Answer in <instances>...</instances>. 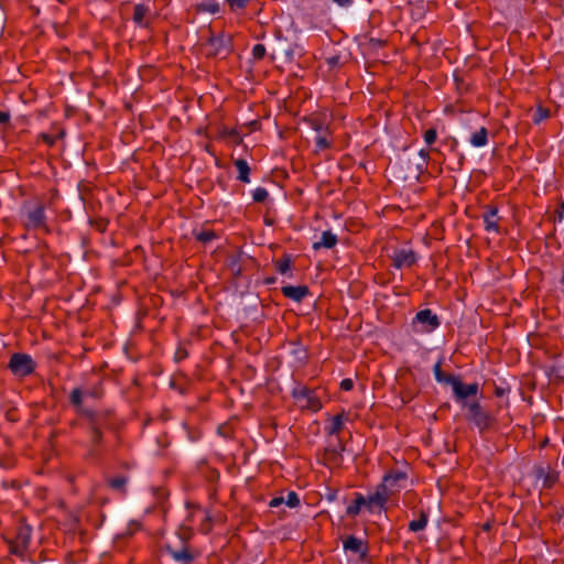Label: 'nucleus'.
Wrapping results in <instances>:
<instances>
[{
	"instance_id": "33",
	"label": "nucleus",
	"mask_w": 564,
	"mask_h": 564,
	"mask_svg": "<svg viewBox=\"0 0 564 564\" xmlns=\"http://www.w3.org/2000/svg\"><path fill=\"white\" fill-rule=\"evenodd\" d=\"M197 11L216 14L219 12V4L217 2H202L197 4Z\"/></svg>"
},
{
	"instance_id": "37",
	"label": "nucleus",
	"mask_w": 564,
	"mask_h": 564,
	"mask_svg": "<svg viewBox=\"0 0 564 564\" xmlns=\"http://www.w3.org/2000/svg\"><path fill=\"white\" fill-rule=\"evenodd\" d=\"M285 505L290 508H295L300 505V498L296 492L289 491L286 498H284Z\"/></svg>"
},
{
	"instance_id": "13",
	"label": "nucleus",
	"mask_w": 564,
	"mask_h": 564,
	"mask_svg": "<svg viewBox=\"0 0 564 564\" xmlns=\"http://www.w3.org/2000/svg\"><path fill=\"white\" fill-rule=\"evenodd\" d=\"M383 478H389L391 480V491L394 495L402 488V482L406 480V474L401 470H392Z\"/></svg>"
},
{
	"instance_id": "38",
	"label": "nucleus",
	"mask_w": 564,
	"mask_h": 564,
	"mask_svg": "<svg viewBox=\"0 0 564 564\" xmlns=\"http://www.w3.org/2000/svg\"><path fill=\"white\" fill-rule=\"evenodd\" d=\"M82 397H83L82 390L78 388L74 389L69 395L72 404H74L75 406H80Z\"/></svg>"
},
{
	"instance_id": "17",
	"label": "nucleus",
	"mask_w": 564,
	"mask_h": 564,
	"mask_svg": "<svg viewBox=\"0 0 564 564\" xmlns=\"http://www.w3.org/2000/svg\"><path fill=\"white\" fill-rule=\"evenodd\" d=\"M366 502L367 499L361 494H357L354 502L347 507L346 513L349 517H356L360 512L362 506L367 507Z\"/></svg>"
},
{
	"instance_id": "32",
	"label": "nucleus",
	"mask_w": 564,
	"mask_h": 564,
	"mask_svg": "<svg viewBox=\"0 0 564 564\" xmlns=\"http://www.w3.org/2000/svg\"><path fill=\"white\" fill-rule=\"evenodd\" d=\"M291 267V258L288 254H284L283 258L275 261V268L281 274H285Z\"/></svg>"
},
{
	"instance_id": "2",
	"label": "nucleus",
	"mask_w": 564,
	"mask_h": 564,
	"mask_svg": "<svg viewBox=\"0 0 564 564\" xmlns=\"http://www.w3.org/2000/svg\"><path fill=\"white\" fill-rule=\"evenodd\" d=\"M466 409V419L473 422L479 432L488 431L495 424V417L478 402L473 401Z\"/></svg>"
},
{
	"instance_id": "1",
	"label": "nucleus",
	"mask_w": 564,
	"mask_h": 564,
	"mask_svg": "<svg viewBox=\"0 0 564 564\" xmlns=\"http://www.w3.org/2000/svg\"><path fill=\"white\" fill-rule=\"evenodd\" d=\"M203 53L208 57H226L231 51V39L224 34L210 36L202 44Z\"/></svg>"
},
{
	"instance_id": "3",
	"label": "nucleus",
	"mask_w": 564,
	"mask_h": 564,
	"mask_svg": "<svg viewBox=\"0 0 564 564\" xmlns=\"http://www.w3.org/2000/svg\"><path fill=\"white\" fill-rule=\"evenodd\" d=\"M9 369L15 376L25 377L34 371L35 362L31 356L22 352H15L10 358Z\"/></svg>"
},
{
	"instance_id": "43",
	"label": "nucleus",
	"mask_w": 564,
	"mask_h": 564,
	"mask_svg": "<svg viewBox=\"0 0 564 564\" xmlns=\"http://www.w3.org/2000/svg\"><path fill=\"white\" fill-rule=\"evenodd\" d=\"M312 128L315 130L316 133L323 132L324 129H328V126H325L319 120H313L312 121Z\"/></svg>"
},
{
	"instance_id": "12",
	"label": "nucleus",
	"mask_w": 564,
	"mask_h": 564,
	"mask_svg": "<svg viewBox=\"0 0 564 564\" xmlns=\"http://www.w3.org/2000/svg\"><path fill=\"white\" fill-rule=\"evenodd\" d=\"M538 479H542L543 487L551 488L557 480L555 471L551 470L550 467L539 466L534 469Z\"/></svg>"
},
{
	"instance_id": "52",
	"label": "nucleus",
	"mask_w": 564,
	"mask_h": 564,
	"mask_svg": "<svg viewBox=\"0 0 564 564\" xmlns=\"http://www.w3.org/2000/svg\"><path fill=\"white\" fill-rule=\"evenodd\" d=\"M340 7H348L352 3V0H333Z\"/></svg>"
},
{
	"instance_id": "29",
	"label": "nucleus",
	"mask_w": 564,
	"mask_h": 564,
	"mask_svg": "<svg viewBox=\"0 0 564 564\" xmlns=\"http://www.w3.org/2000/svg\"><path fill=\"white\" fill-rule=\"evenodd\" d=\"M90 430H91L90 441H91L93 445H97L101 441L102 433L99 429L98 422L94 417L91 419V422H90Z\"/></svg>"
},
{
	"instance_id": "44",
	"label": "nucleus",
	"mask_w": 564,
	"mask_h": 564,
	"mask_svg": "<svg viewBox=\"0 0 564 564\" xmlns=\"http://www.w3.org/2000/svg\"><path fill=\"white\" fill-rule=\"evenodd\" d=\"M187 357V351L185 348H177L175 351V360L181 361Z\"/></svg>"
},
{
	"instance_id": "10",
	"label": "nucleus",
	"mask_w": 564,
	"mask_h": 564,
	"mask_svg": "<svg viewBox=\"0 0 564 564\" xmlns=\"http://www.w3.org/2000/svg\"><path fill=\"white\" fill-rule=\"evenodd\" d=\"M344 451V446L339 443V447H327L324 451L323 459L327 466L335 467L339 466L341 463V452Z\"/></svg>"
},
{
	"instance_id": "39",
	"label": "nucleus",
	"mask_w": 564,
	"mask_h": 564,
	"mask_svg": "<svg viewBox=\"0 0 564 564\" xmlns=\"http://www.w3.org/2000/svg\"><path fill=\"white\" fill-rule=\"evenodd\" d=\"M265 55V46L262 44H257L252 48V56L254 59H262Z\"/></svg>"
},
{
	"instance_id": "53",
	"label": "nucleus",
	"mask_w": 564,
	"mask_h": 564,
	"mask_svg": "<svg viewBox=\"0 0 564 564\" xmlns=\"http://www.w3.org/2000/svg\"><path fill=\"white\" fill-rule=\"evenodd\" d=\"M419 154H420V156L422 158L423 163H426V161H427V159H429V152H427V151H425V150H421Z\"/></svg>"
},
{
	"instance_id": "36",
	"label": "nucleus",
	"mask_w": 564,
	"mask_h": 564,
	"mask_svg": "<svg viewBox=\"0 0 564 564\" xmlns=\"http://www.w3.org/2000/svg\"><path fill=\"white\" fill-rule=\"evenodd\" d=\"M268 191L263 187H258L253 191L252 197L257 203H262L268 198Z\"/></svg>"
},
{
	"instance_id": "45",
	"label": "nucleus",
	"mask_w": 564,
	"mask_h": 564,
	"mask_svg": "<svg viewBox=\"0 0 564 564\" xmlns=\"http://www.w3.org/2000/svg\"><path fill=\"white\" fill-rule=\"evenodd\" d=\"M354 387V382L351 379H344L341 382H340V388L345 391H349L351 390Z\"/></svg>"
},
{
	"instance_id": "48",
	"label": "nucleus",
	"mask_w": 564,
	"mask_h": 564,
	"mask_svg": "<svg viewBox=\"0 0 564 564\" xmlns=\"http://www.w3.org/2000/svg\"><path fill=\"white\" fill-rule=\"evenodd\" d=\"M41 138L43 139L44 142H46L48 145H53L55 143V138L50 135V134H45L43 133L41 135Z\"/></svg>"
},
{
	"instance_id": "24",
	"label": "nucleus",
	"mask_w": 564,
	"mask_h": 564,
	"mask_svg": "<svg viewBox=\"0 0 564 564\" xmlns=\"http://www.w3.org/2000/svg\"><path fill=\"white\" fill-rule=\"evenodd\" d=\"M390 481L391 480L389 478H383L382 482L376 489V492L380 494V496L382 497V500L386 502L390 499L391 496H393V494L391 491Z\"/></svg>"
},
{
	"instance_id": "25",
	"label": "nucleus",
	"mask_w": 564,
	"mask_h": 564,
	"mask_svg": "<svg viewBox=\"0 0 564 564\" xmlns=\"http://www.w3.org/2000/svg\"><path fill=\"white\" fill-rule=\"evenodd\" d=\"M434 375H435V379L438 381V382H444V383H447V384H452L454 382V380L456 379L455 376L453 375H446L442 371V367H441V362H437L435 366H434Z\"/></svg>"
},
{
	"instance_id": "26",
	"label": "nucleus",
	"mask_w": 564,
	"mask_h": 564,
	"mask_svg": "<svg viewBox=\"0 0 564 564\" xmlns=\"http://www.w3.org/2000/svg\"><path fill=\"white\" fill-rule=\"evenodd\" d=\"M194 236L198 241L203 243H208L218 237L216 231L212 229H202L199 231L194 232Z\"/></svg>"
},
{
	"instance_id": "18",
	"label": "nucleus",
	"mask_w": 564,
	"mask_h": 564,
	"mask_svg": "<svg viewBox=\"0 0 564 564\" xmlns=\"http://www.w3.org/2000/svg\"><path fill=\"white\" fill-rule=\"evenodd\" d=\"M14 540L20 546L28 547L31 540V528L29 525H21Z\"/></svg>"
},
{
	"instance_id": "34",
	"label": "nucleus",
	"mask_w": 564,
	"mask_h": 564,
	"mask_svg": "<svg viewBox=\"0 0 564 564\" xmlns=\"http://www.w3.org/2000/svg\"><path fill=\"white\" fill-rule=\"evenodd\" d=\"M304 398L306 399L305 406L312 411H318L322 408V403L315 395L307 392Z\"/></svg>"
},
{
	"instance_id": "28",
	"label": "nucleus",
	"mask_w": 564,
	"mask_h": 564,
	"mask_svg": "<svg viewBox=\"0 0 564 564\" xmlns=\"http://www.w3.org/2000/svg\"><path fill=\"white\" fill-rule=\"evenodd\" d=\"M427 524V514L425 512H421L420 518L417 520H413L409 524V529L413 532H417L423 530Z\"/></svg>"
},
{
	"instance_id": "42",
	"label": "nucleus",
	"mask_w": 564,
	"mask_h": 564,
	"mask_svg": "<svg viewBox=\"0 0 564 564\" xmlns=\"http://www.w3.org/2000/svg\"><path fill=\"white\" fill-rule=\"evenodd\" d=\"M232 9H243L249 0H227Z\"/></svg>"
},
{
	"instance_id": "50",
	"label": "nucleus",
	"mask_w": 564,
	"mask_h": 564,
	"mask_svg": "<svg viewBox=\"0 0 564 564\" xmlns=\"http://www.w3.org/2000/svg\"><path fill=\"white\" fill-rule=\"evenodd\" d=\"M556 219L558 221H563L564 220V203L561 204L557 213H556Z\"/></svg>"
},
{
	"instance_id": "14",
	"label": "nucleus",
	"mask_w": 564,
	"mask_h": 564,
	"mask_svg": "<svg viewBox=\"0 0 564 564\" xmlns=\"http://www.w3.org/2000/svg\"><path fill=\"white\" fill-rule=\"evenodd\" d=\"M498 208L497 207H489L487 212L484 214V220L486 224V230L487 231H496L498 232L499 225H498Z\"/></svg>"
},
{
	"instance_id": "46",
	"label": "nucleus",
	"mask_w": 564,
	"mask_h": 564,
	"mask_svg": "<svg viewBox=\"0 0 564 564\" xmlns=\"http://www.w3.org/2000/svg\"><path fill=\"white\" fill-rule=\"evenodd\" d=\"M282 503H285L284 498H283V497H275V498H273V499L270 501L269 506H270L271 508H276V507L281 506Z\"/></svg>"
},
{
	"instance_id": "4",
	"label": "nucleus",
	"mask_w": 564,
	"mask_h": 564,
	"mask_svg": "<svg viewBox=\"0 0 564 564\" xmlns=\"http://www.w3.org/2000/svg\"><path fill=\"white\" fill-rule=\"evenodd\" d=\"M166 550L170 555L181 564H191L199 555V553L187 543H170L166 545Z\"/></svg>"
},
{
	"instance_id": "11",
	"label": "nucleus",
	"mask_w": 564,
	"mask_h": 564,
	"mask_svg": "<svg viewBox=\"0 0 564 564\" xmlns=\"http://www.w3.org/2000/svg\"><path fill=\"white\" fill-rule=\"evenodd\" d=\"M281 292L285 297L301 302L308 294V288L305 285H285L282 286Z\"/></svg>"
},
{
	"instance_id": "8",
	"label": "nucleus",
	"mask_w": 564,
	"mask_h": 564,
	"mask_svg": "<svg viewBox=\"0 0 564 564\" xmlns=\"http://www.w3.org/2000/svg\"><path fill=\"white\" fill-rule=\"evenodd\" d=\"M132 20L135 24L148 28L151 23V9L144 3H138L133 7Z\"/></svg>"
},
{
	"instance_id": "31",
	"label": "nucleus",
	"mask_w": 564,
	"mask_h": 564,
	"mask_svg": "<svg viewBox=\"0 0 564 564\" xmlns=\"http://www.w3.org/2000/svg\"><path fill=\"white\" fill-rule=\"evenodd\" d=\"M343 426H344L343 415L341 414L335 415L332 419V423H330L328 433L330 435L338 434L343 430Z\"/></svg>"
},
{
	"instance_id": "20",
	"label": "nucleus",
	"mask_w": 564,
	"mask_h": 564,
	"mask_svg": "<svg viewBox=\"0 0 564 564\" xmlns=\"http://www.w3.org/2000/svg\"><path fill=\"white\" fill-rule=\"evenodd\" d=\"M344 547L355 553H365L362 550V541L354 535L348 536L344 541Z\"/></svg>"
},
{
	"instance_id": "21",
	"label": "nucleus",
	"mask_w": 564,
	"mask_h": 564,
	"mask_svg": "<svg viewBox=\"0 0 564 564\" xmlns=\"http://www.w3.org/2000/svg\"><path fill=\"white\" fill-rule=\"evenodd\" d=\"M197 513H202V516H203V522H202L200 531L203 533H208L210 531V529H212V524H210V517L208 516L207 512H205V511H203L200 509H197L196 511L189 513V516L187 518V521L192 522L194 517Z\"/></svg>"
},
{
	"instance_id": "47",
	"label": "nucleus",
	"mask_w": 564,
	"mask_h": 564,
	"mask_svg": "<svg viewBox=\"0 0 564 564\" xmlns=\"http://www.w3.org/2000/svg\"><path fill=\"white\" fill-rule=\"evenodd\" d=\"M326 62L327 64L330 66V67H335L339 64V56H332V57H328L326 58Z\"/></svg>"
},
{
	"instance_id": "5",
	"label": "nucleus",
	"mask_w": 564,
	"mask_h": 564,
	"mask_svg": "<svg viewBox=\"0 0 564 564\" xmlns=\"http://www.w3.org/2000/svg\"><path fill=\"white\" fill-rule=\"evenodd\" d=\"M451 386L456 401L464 408H467L473 402L468 401V398L475 397L479 390L478 383L465 384L458 378Z\"/></svg>"
},
{
	"instance_id": "6",
	"label": "nucleus",
	"mask_w": 564,
	"mask_h": 564,
	"mask_svg": "<svg viewBox=\"0 0 564 564\" xmlns=\"http://www.w3.org/2000/svg\"><path fill=\"white\" fill-rule=\"evenodd\" d=\"M24 225L28 229H46L44 206L36 204L33 208H29L25 213Z\"/></svg>"
},
{
	"instance_id": "27",
	"label": "nucleus",
	"mask_w": 564,
	"mask_h": 564,
	"mask_svg": "<svg viewBox=\"0 0 564 564\" xmlns=\"http://www.w3.org/2000/svg\"><path fill=\"white\" fill-rule=\"evenodd\" d=\"M367 499V508L372 511L375 508L382 509L384 507L386 501L382 500V497L380 494H377L376 491L370 495Z\"/></svg>"
},
{
	"instance_id": "51",
	"label": "nucleus",
	"mask_w": 564,
	"mask_h": 564,
	"mask_svg": "<svg viewBox=\"0 0 564 564\" xmlns=\"http://www.w3.org/2000/svg\"><path fill=\"white\" fill-rule=\"evenodd\" d=\"M10 120L9 112L0 111V124L7 123Z\"/></svg>"
},
{
	"instance_id": "41",
	"label": "nucleus",
	"mask_w": 564,
	"mask_h": 564,
	"mask_svg": "<svg viewBox=\"0 0 564 564\" xmlns=\"http://www.w3.org/2000/svg\"><path fill=\"white\" fill-rule=\"evenodd\" d=\"M436 137H437V134H436V130L435 129H429L424 133V140H425V142L427 144L434 143L435 140H436Z\"/></svg>"
},
{
	"instance_id": "7",
	"label": "nucleus",
	"mask_w": 564,
	"mask_h": 564,
	"mask_svg": "<svg viewBox=\"0 0 564 564\" xmlns=\"http://www.w3.org/2000/svg\"><path fill=\"white\" fill-rule=\"evenodd\" d=\"M393 265L397 269L410 268L416 262V254L412 249H395L391 256Z\"/></svg>"
},
{
	"instance_id": "9",
	"label": "nucleus",
	"mask_w": 564,
	"mask_h": 564,
	"mask_svg": "<svg viewBox=\"0 0 564 564\" xmlns=\"http://www.w3.org/2000/svg\"><path fill=\"white\" fill-rule=\"evenodd\" d=\"M415 321L425 326V330H433L440 326L438 317L430 308L419 311Z\"/></svg>"
},
{
	"instance_id": "35",
	"label": "nucleus",
	"mask_w": 564,
	"mask_h": 564,
	"mask_svg": "<svg viewBox=\"0 0 564 564\" xmlns=\"http://www.w3.org/2000/svg\"><path fill=\"white\" fill-rule=\"evenodd\" d=\"M549 116H550L549 109L539 107L532 113V121L538 124L541 121H543L544 119L549 118Z\"/></svg>"
},
{
	"instance_id": "40",
	"label": "nucleus",
	"mask_w": 564,
	"mask_h": 564,
	"mask_svg": "<svg viewBox=\"0 0 564 564\" xmlns=\"http://www.w3.org/2000/svg\"><path fill=\"white\" fill-rule=\"evenodd\" d=\"M28 547H22L15 540L10 542V552L15 555H22Z\"/></svg>"
},
{
	"instance_id": "22",
	"label": "nucleus",
	"mask_w": 564,
	"mask_h": 564,
	"mask_svg": "<svg viewBox=\"0 0 564 564\" xmlns=\"http://www.w3.org/2000/svg\"><path fill=\"white\" fill-rule=\"evenodd\" d=\"M329 134V129H324L323 132L316 133L315 143L317 150H326L330 147V142L328 141Z\"/></svg>"
},
{
	"instance_id": "19",
	"label": "nucleus",
	"mask_w": 564,
	"mask_h": 564,
	"mask_svg": "<svg viewBox=\"0 0 564 564\" xmlns=\"http://www.w3.org/2000/svg\"><path fill=\"white\" fill-rule=\"evenodd\" d=\"M488 131L485 127H481L478 131L471 134L470 143L474 147L480 148L487 144Z\"/></svg>"
},
{
	"instance_id": "23",
	"label": "nucleus",
	"mask_w": 564,
	"mask_h": 564,
	"mask_svg": "<svg viewBox=\"0 0 564 564\" xmlns=\"http://www.w3.org/2000/svg\"><path fill=\"white\" fill-rule=\"evenodd\" d=\"M127 482L128 478L126 476H117L108 479V485L110 486V488L121 494L126 492Z\"/></svg>"
},
{
	"instance_id": "16",
	"label": "nucleus",
	"mask_w": 564,
	"mask_h": 564,
	"mask_svg": "<svg viewBox=\"0 0 564 564\" xmlns=\"http://www.w3.org/2000/svg\"><path fill=\"white\" fill-rule=\"evenodd\" d=\"M235 166L238 171V180L243 183H249L250 167L248 163L245 160L239 159L235 161Z\"/></svg>"
},
{
	"instance_id": "49",
	"label": "nucleus",
	"mask_w": 564,
	"mask_h": 564,
	"mask_svg": "<svg viewBox=\"0 0 564 564\" xmlns=\"http://www.w3.org/2000/svg\"><path fill=\"white\" fill-rule=\"evenodd\" d=\"M228 137L236 143L240 142L239 134L235 130H230L227 132Z\"/></svg>"
},
{
	"instance_id": "15",
	"label": "nucleus",
	"mask_w": 564,
	"mask_h": 564,
	"mask_svg": "<svg viewBox=\"0 0 564 564\" xmlns=\"http://www.w3.org/2000/svg\"><path fill=\"white\" fill-rule=\"evenodd\" d=\"M337 243V237L329 230L322 234L321 241L314 242L313 248L315 250L319 248H333Z\"/></svg>"
},
{
	"instance_id": "30",
	"label": "nucleus",
	"mask_w": 564,
	"mask_h": 564,
	"mask_svg": "<svg viewBox=\"0 0 564 564\" xmlns=\"http://www.w3.org/2000/svg\"><path fill=\"white\" fill-rule=\"evenodd\" d=\"M178 535V542L177 543H187L188 540L193 535V530L191 527L186 525L185 523L182 524L177 531Z\"/></svg>"
}]
</instances>
